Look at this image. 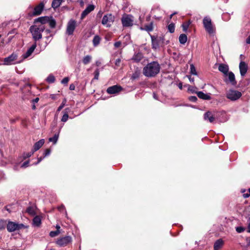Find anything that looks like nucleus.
I'll return each instance as SVG.
<instances>
[{"instance_id":"obj_1","label":"nucleus","mask_w":250,"mask_h":250,"mask_svg":"<svg viewBox=\"0 0 250 250\" xmlns=\"http://www.w3.org/2000/svg\"><path fill=\"white\" fill-rule=\"evenodd\" d=\"M160 68V65L157 62L153 61L144 67L143 73L147 77H154L159 73Z\"/></svg>"},{"instance_id":"obj_2","label":"nucleus","mask_w":250,"mask_h":250,"mask_svg":"<svg viewBox=\"0 0 250 250\" xmlns=\"http://www.w3.org/2000/svg\"><path fill=\"white\" fill-rule=\"evenodd\" d=\"M204 29L209 37H213L216 34L215 25L209 16L204 17Z\"/></svg>"},{"instance_id":"obj_3","label":"nucleus","mask_w":250,"mask_h":250,"mask_svg":"<svg viewBox=\"0 0 250 250\" xmlns=\"http://www.w3.org/2000/svg\"><path fill=\"white\" fill-rule=\"evenodd\" d=\"M45 30V27L42 24H35L30 27V31L33 39L37 41L42 38V32Z\"/></svg>"},{"instance_id":"obj_4","label":"nucleus","mask_w":250,"mask_h":250,"mask_svg":"<svg viewBox=\"0 0 250 250\" xmlns=\"http://www.w3.org/2000/svg\"><path fill=\"white\" fill-rule=\"evenodd\" d=\"M24 228L25 226L23 224H19L10 221H8L7 222V229L10 232L18 230Z\"/></svg>"},{"instance_id":"obj_5","label":"nucleus","mask_w":250,"mask_h":250,"mask_svg":"<svg viewBox=\"0 0 250 250\" xmlns=\"http://www.w3.org/2000/svg\"><path fill=\"white\" fill-rule=\"evenodd\" d=\"M122 23L124 27L131 26L133 24L134 18L129 14H124L121 19Z\"/></svg>"},{"instance_id":"obj_6","label":"nucleus","mask_w":250,"mask_h":250,"mask_svg":"<svg viewBox=\"0 0 250 250\" xmlns=\"http://www.w3.org/2000/svg\"><path fill=\"white\" fill-rule=\"evenodd\" d=\"M20 62L18 61V55L16 53H13L9 56L5 58L3 61L4 65H12Z\"/></svg>"},{"instance_id":"obj_7","label":"nucleus","mask_w":250,"mask_h":250,"mask_svg":"<svg viewBox=\"0 0 250 250\" xmlns=\"http://www.w3.org/2000/svg\"><path fill=\"white\" fill-rule=\"evenodd\" d=\"M242 96V93L239 91L230 89L226 93V97L234 101L239 99Z\"/></svg>"},{"instance_id":"obj_8","label":"nucleus","mask_w":250,"mask_h":250,"mask_svg":"<svg viewBox=\"0 0 250 250\" xmlns=\"http://www.w3.org/2000/svg\"><path fill=\"white\" fill-rule=\"evenodd\" d=\"M114 21V17L111 14L104 16L102 20V23L106 27H110Z\"/></svg>"},{"instance_id":"obj_9","label":"nucleus","mask_w":250,"mask_h":250,"mask_svg":"<svg viewBox=\"0 0 250 250\" xmlns=\"http://www.w3.org/2000/svg\"><path fill=\"white\" fill-rule=\"evenodd\" d=\"M72 242V237L70 236H65L59 238L56 242L57 245L60 247L66 246Z\"/></svg>"},{"instance_id":"obj_10","label":"nucleus","mask_w":250,"mask_h":250,"mask_svg":"<svg viewBox=\"0 0 250 250\" xmlns=\"http://www.w3.org/2000/svg\"><path fill=\"white\" fill-rule=\"evenodd\" d=\"M76 21L71 19L67 23L66 26V34L68 35H72L76 27Z\"/></svg>"},{"instance_id":"obj_11","label":"nucleus","mask_w":250,"mask_h":250,"mask_svg":"<svg viewBox=\"0 0 250 250\" xmlns=\"http://www.w3.org/2000/svg\"><path fill=\"white\" fill-rule=\"evenodd\" d=\"M122 89L123 88L121 86L115 85L109 87L107 89L106 92L109 94H116L121 91Z\"/></svg>"},{"instance_id":"obj_12","label":"nucleus","mask_w":250,"mask_h":250,"mask_svg":"<svg viewBox=\"0 0 250 250\" xmlns=\"http://www.w3.org/2000/svg\"><path fill=\"white\" fill-rule=\"evenodd\" d=\"M49 17H41L34 21V23L37 24H42L43 26L45 27V25L49 21Z\"/></svg>"},{"instance_id":"obj_13","label":"nucleus","mask_w":250,"mask_h":250,"mask_svg":"<svg viewBox=\"0 0 250 250\" xmlns=\"http://www.w3.org/2000/svg\"><path fill=\"white\" fill-rule=\"evenodd\" d=\"M216 118L215 111H208L204 114V119L208 120L210 123H212Z\"/></svg>"},{"instance_id":"obj_14","label":"nucleus","mask_w":250,"mask_h":250,"mask_svg":"<svg viewBox=\"0 0 250 250\" xmlns=\"http://www.w3.org/2000/svg\"><path fill=\"white\" fill-rule=\"evenodd\" d=\"M44 4L43 2H41L39 4L36 6L34 9L32 13L33 16H38L40 15L44 8Z\"/></svg>"},{"instance_id":"obj_15","label":"nucleus","mask_w":250,"mask_h":250,"mask_svg":"<svg viewBox=\"0 0 250 250\" xmlns=\"http://www.w3.org/2000/svg\"><path fill=\"white\" fill-rule=\"evenodd\" d=\"M95 6L93 4H89L82 12L81 16L82 20L88 14L94 10Z\"/></svg>"},{"instance_id":"obj_16","label":"nucleus","mask_w":250,"mask_h":250,"mask_svg":"<svg viewBox=\"0 0 250 250\" xmlns=\"http://www.w3.org/2000/svg\"><path fill=\"white\" fill-rule=\"evenodd\" d=\"M239 69L241 75L244 76L248 70V65L244 62H241L239 64Z\"/></svg>"},{"instance_id":"obj_17","label":"nucleus","mask_w":250,"mask_h":250,"mask_svg":"<svg viewBox=\"0 0 250 250\" xmlns=\"http://www.w3.org/2000/svg\"><path fill=\"white\" fill-rule=\"evenodd\" d=\"M36 47V43H35L33 44L31 47L27 50L26 53L22 55V57L23 59H26L33 53V51L35 49Z\"/></svg>"},{"instance_id":"obj_18","label":"nucleus","mask_w":250,"mask_h":250,"mask_svg":"<svg viewBox=\"0 0 250 250\" xmlns=\"http://www.w3.org/2000/svg\"><path fill=\"white\" fill-rule=\"evenodd\" d=\"M224 244V241L222 239H218L214 244V250H220L222 248Z\"/></svg>"},{"instance_id":"obj_19","label":"nucleus","mask_w":250,"mask_h":250,"mask_svg":"<svg viewBox=\"0 0 250 250\" xmlns=\"http://www.w3.org/2000/svg\"><path fill=\"white\" fill-rule=\"evenodd\" d=\"M218 70L227 75L229 72V66L227 64L220 63L218 66Z\"/></svg>"},{"instance_id":"obj_20","label":"nucleus","mask_w":250,"mask_h":250,"mask_svg":"<svg viewBox=\"0 0 250 250\" xmlns=\"http://www.w3.org/2000/svg\"><path fill=\"white\" fill-rule=\"evenodd\" d=\"M44 143V140L43 139H41L34 144L33 150L34 151V152L38 150L43 146Z\"/></svg>"},{"instance_id":"obj_21","label":"nucleus","mask_w":250,"mask_h":250,"mask_svg":"<svg viewBox=\"0 0 250 250\" xmlns=\"http://www.w3.org/2000/svg\"><path fill=\"white\" fill-rule=\"evenodd\" d=\"M227 75H228V78L230 83L233 85H235L237 82L235 80V76L233 73L232 72H229Z\"/></svg>"},{"instance_id":"obj_22","label":"nucleus","mask_w":250,"mask_h":250,"mask_svg":"<svg viewBox=\"0 0 250 250\" xmlns=\"http://www.w3.org/2000/svg\"><path fill=\"white\" fill-rule=\"evenodd\" d=\"M151 41H152V48L154 49H157L159 48V42L158 40L154 38V37H151Z\"/></svg>"},{"instance_id":"obj_23","label":"nucleus","mask_w":250,"mask_h":250,"mask_svg":"<svg viewBox=\"0 0 250 250\" xmlns=\"http://www.w3.org/2000/svg\"><path fill=\"white\" fill-rule=\"evenodd\" d=\"M187 36L185 34H182L179 36V41L182 44H185L187 42Z\"/></svg>"},{"instance_id":"obj_24","label":"nucleus","mask_w":250,"mask_h":250,"mask_svg":"<svg viewBox=\"0 0 250 250\" xmlns=\"http://www.w3.org/2000/svg\"><path fill=\"white\" fill-rule=\"evenodd\" d=\"M60 128L59 129V131L56 133L53 137H50L49 138V141L53 143V144H56L58 141L59 136V132H60Z\"/></svg>"},{"instance_id":"obj_25","label":"nucleus","mask_w":250,"mask_h":250,"mask_svg":"<svg viewBox=\"0 0 250 250\" xmlns=\"http://www.w3.org/2000/svg\"><path fill=\"white\" fill-rule=\"evenodd\" d=\"M141 29L146 30L148 32L152 31L153 29V22H151L148 24L145 25L144 28L141 27Z\"/></svg>"},{"instance_id":"obj_26","label":"nucleus","mask_w":250,"mask_h":250,"mask_svg":"<svg viewBox=\"0 0 250 250\" xmlns=\"http://www.w3.org/2000/svg\"><path fill=\"white\" fill-rule=\"evenodd\" d=\"M33 224L35 226H39L41 224V219L40 217L36 216L33 219Z\"/></svg>"},{"instance_id":"obj_27","label":"nucleus","mask_w":250,"mask_h":250,"mask_svg":"<svg viewBox=\"0 0 250 250\" xmlns=\"http://www.w3.org/2000/svg\"><path fill=\"white\" fill-rule=\"evenodd\" d=\"M62 1L63 0H53L52 7L54 9L59 7Z\"/></svg>"},{"instance_id":"obj_28","label":"nucleus","mask_w":250,"mask_h":250,"mask_svg":"<svg viewBox=\"0 0 250 250\" xmlns=\"http://www.w3.org/2000/svg\"><path fill=\"white\" fill-rule=\"evenodd\" d=\"M100 41V37L98 35L95 36L92 41L93 45L94 46H98L99 44Z\"/></svg>"},{"instance_id":"obj_29","label":"nucleus","mask_w":250,"mask_h":250,"mask_svg":"<svg viewBox=\"0 0 250 250\" xmlns=\"http://www.w3.org/2000/svg\"><path fill=\"white\" fill-rule=\"evenodd\" d=\"M190 23H191L190 21H187L184 22L182 24V27L183 28V30L184 32H186L187 31Z\"/></svg>"},{"instance_id":"obj_30","label":"nucleus","mask_w":250,"mask_h":250,"mask_svg":"<svg viewBox=\"0 0 250 250\" xmlns=\"http://www.w3.org/2000/svg\"><path fill=\"white\" fill-rule=\"evenodd\" d=\"M92 60V57L90 55H86L84 56L83 59V62L84 64L89 63Z\"/></svg>"},{"instance_id":"obj_31","label":"nucleus","mask_w":250,"mask_h":250,"mask_svg":"<svg viewBox=\"0 0 250 250\" xmlns=\"http://www.w3.org/2000/svg\"><path fill=\"white\" fill-rule=\"evenodd\" d=\"M47 24H48L51 28H54L56 26V21L51 17H49V21L47 22Z\"/></svg>"},{"instance_id":"obj_32","label":"nucleus","mask_w":250,"mask_h":250,"mask_svg":"<svg viewBox=\"0 0 250 250\" xmlns=\"http://www.w3.org/2000/svg\"><path fill=\"white\" fill-rule=\"evenodd\" d=\"M175 27V26L174 23H170L167 26V30L170 33H173L174 32Z\"/></svg>"},{"instance_id":"obj_33","label":"nucleus","mask_w":250,"mask_h":250,"mask_svg":"<svg viewBox=\"0 0 250 250\" xmlns=\"http://www.w3.org/2000/svg\"><path fill=\"white\" fill-rule=\"evenodd\" d=\"M47 83H53L55 81V78L52 74H50L46 79Z\"/></svg>"},{"instance_id":"obj_34","label":"nucleus","mask_w":250,"mask_h":250,"mask_svg":"<svg viewBox=\"0 0 250 250\" xmlns=\"http://www.w3.org/2000/svg\"><path fill=\"white\" fill-rule=\"evenodd\" d=\"M188 90L189 92L191 93H197V88L196 87H194L191 85H188Z\"/></svg>"},{"instance_id":"obj_35","label":"nucleus","mask_w":250,"mask_h":250,"mask_svg":"<svg viewBox=\"0 0 250 250\" xmlns=\"http://www.w3.org/2000/svg\"><path fill=\"white\" fill-rule=\"evenodd\" d=\"M34 151L32 149L30 152H28L27 153H24L23 154V159H26L30 157H31L34 153Z\"/></svg>"},{"instance_id":"obj_36","label":"nucleus","mask_w":250,"mask_h":250,"mask_svg":"<svg viewBox=\"0 0 250 250\" xmlns=\"http://www.w3.org/2000/svg\"><path fill=\"white\" fill-rule=\"evenodd\" d=\"M26 211L28 213H29L30 215H34L35 214V211L34 208L32 207H29L26 209Z\"/></svg>"},{"instance_id":"obj_37","label":"nucleus","mask_w":250,"mask_h":250,"mask_svg":"<svg viewBox=\"0 0 250 250\" xmlns=\"http://www.w3.org/2000/svg\"><path fill=\"white\" fill-rule=\"evenodd\" d=\"M7 222L6 220L0 221V230L4 229L5 227H7Z\"/></svg>"},{"instance_id":"obj_38","label":"nucleus","mask_w":250,"mask_h":250,"mask_svg":"<svg viewBox=\"0 0 250 250\" xmlns=\"http://www.w3.org/2000/svg\"><path fill=\"white\" fill-rule=\"evenodd\" d=\"M60 233V230L51 231L49 233V236L51 237H54Z\"/></svg>"},{"instance_id":"obj_39","label":"nucleus","mask_w":250,"mask_h":250,"mask_svg":"<svg viewBox=\"0 0 250 250\" xmlns=\"http://www.w3.org/2000/svg\"><path fill=\"white\" fill-rule=\"evenodd\" d=\"M245 228L243 227H237L236 228V231L238 233H242L244 232L245 230Z\"/></svg>"},{"instance_id":"obj_40","label":"nucleus","mask_w":250,"mask_h":250,"mask_svg":"<svg viewBox=\"0 0 250 250\" xmlns=\"http://www.w3.org/2000/svg\"><path fill=\"white\" fill-rule=\"evenodd\" d=\"M190 73L193 75H196V69L193 64L190 65Z\"/></svg>"},{"instance_id":"obj_41","label":"nucleus","mask_w":250,"mask_h":250,"mask_svg":"<svg viewBox=\"0 0 250 250\" xmlns=\"http://www.w3.org/2000/svg\"><path fill=\"white\" fill-rule=\"evenodd\" d=\"M51 153V149H46L44 150V153H43V157H46L48 156H49L50 154Z\"/></svg>"},{"instance_id":"obj_42","label":"nucleus","mask_w":250,"mask_h":250,"mask_svg":"<svg viewBox=\"0 0 250 250\" xmlns=\"http://www.w3.org/2000/svg\"><path fill=\"white\" fill-rule=\"evenodd\" d=\"M100 74L99 69H97L94 72V79L98 80Z\"/></svg>"},{"instance_id":"obj_43","label":"nucleus","mask_w":250,"mask_h":250,"mask_svg":"<svg viewBox=\"0 0 250 250\" xmlns=\"http://www.w3.org/2000/svg\"><path fill=\"white\" fill-rule=\"evenodd\" d=\"M68 119V115L67 113H64L62 116L61 121L63 122H65Z\"/></svg>"},{"instance_id":"obj_44","label":"nucleus","mask_w":250,"mask_h":250,"mask_svg":"<svg viewBox=\"0 0 250 250\" xmlns=\"http://www.w3.org/2000/svg\"><path fill=\"white\" fill-rule=\"evenodd\" d=\"M44 33L46 34V38L47 39H48L50 37H52V35L50 34V30L49 29H45L44 30Z\"/></svg>"},{"instance_id":"obj_45","label":"nucleus","mask_w":250,"mask_h":250,"mask_svg":"<svg viewBox=\"0 0 250 250\" xmlns=\"http://www.w3.org/2000/svg\"><path fill=\"white\" fill-rule=\"evenodd\" d=\"M69 81V78L68 77H65L62 80L61 83L63 84H67Z\"/></svg>"},{"instance_id":"obj_46","label":"nucleus","mask_w":250,"mask_h":250,"mask_svg":"<svg viewBox=\"0 0 250 250\" xmlns=\"http://www.w3.org/2000/svg\"><path fill=\"white\" fill-rule=\"evenodd\" d=\"M66 100H64L58 108V111H61L65 104Z\"/></svg>"},{"instance_id":"obj_47","label":"nucleus","mask_w":250,"mask_h":250,"mask_svg":"<svg viewBox=\"0 0 250 250\" xmlns=\"http://www.w3.org/2000/svg\"><path fill=\"white\" fill-rule=\"evenodd\" d=\"M29 161H26L24 162L21 165V167L23 168L27 167L29 166Z\"/></svg>"},{"instance_id":"obj_48","label":"nucleus","mask_w":250,"mask_h":250,"mask_svg":"<svg viewBox=\"0 0 250 250\" xmlns=\"http://www.w3.org/2000/svg\"><path fill=\"white\" fill-rule=\"evenodd\" d=\"M188 99L190 101L195 102L197 100V98L196 96H190L188 98Z\"/></svg>"},{"instance_id":"obj_49","label":"nucleus","mask_w":250,"mask_h":250,"mask_svg":"<svg viewBox=\"0 0 250 250\" xmlns=\"http://www.w3.org/2000/svg\"><path fill=\"white\" fill-rule=\"evenodd\" d=\"M196 94H197V96L199 98H200L201 99H203V92H202V91L198 92L197 91V93H196Z\"/></svg>"},{"instance_id":"obj_50","label":"nucleus","mask_w":250,"mask_h":250,"mask_svg":"<svg viewBox=\"0 0 250 250\" xmlns=\"http://www.w3.org/2000/svg\"><path fill=\"white\" fill-rule=\"evenodd\" d=\"M211 99L210 94H204V100H209Z\"/></svg>"},{"instance_id":"obj_51","label":"nucleus","mask_w":250,"mask_h":250,"mask_svg":"<svg viewBox=\"0 0 250 250\" xmlns=\"http://www.w3.org/2000/svg\"><path fill=\"white\" fill-rule=\"evenodd\" d=\"M141 55L139 54V55H138L137 56L134 57L133 58V59L136 61H139L141 60Z\"/></svg>"},{"instance_id":"obj_52","label":"nucleus","mask_w":250,"mask_h":250,"mask_svg":"<svg viewBox=\"0 0 250 250\" xmlns=\"http://www.w3.org/2000/svg\"><path fill=\"white\" fill-rule=\"evenodd\" d=\"M138 77V74L136 72L133 73L132 74V75L131 76V79L132 80H135V79H137Z\"/></svg>"},{"instance_id":"obj_53","label":"nucleus","mask_w":250,"mask_h":250,"mask_svg":"<svg viewBox=\"0 0 250 250\" xmlns=\"http://www.w3.org/2000/svg\"><path fill=\"white\" fill-rule=\"evenodd\" d=\"M45 157H43V156L42 157H41L40 158H38V161L37 163H36L35 165H38L39 164Z\"/></svg>"},{"instance_id":"obj_54","label":"nucleus","mask_w":250,"mask_h":250,"mask_svg":"<svg viewBox=\"0 0 250 250\" xmlns=\"http://www.w3.org/2000/svg\"><path fill=\"white\" fill-rule=\"evenodd\" d=\"M121 44V42H119V41L115 42L114 43V46L116 48L119 47L120 46Z\"/></svg>"},{"instance_id":"obj_55","label":"nucleus","mask_w":250,"mask_h":250,"mask_svg":"<svg viewBox=\"0 0 250 250\" xmlns=\"http://www.w3.org/2000/svg\"><path fill=\"white\" fill-rule=\"evenodd\" d=\"M75 85L72 83L69 86V89L71 90H75Z\"/></svg>"},{"instance_id":"obj_56","label":"nucleus","mask_w":250,"mask_h":250,"mask_svg":"<svg viewBox=\"0 0 250 250\" xmlns=\"http://www.w3.org/2000/svg\"><path fill=\"white\" fill-rule=\"evenodd\" d=\"M121 59H117V60H116V61H115V65H119L120 62H121Z\"/></svg>"},{"instance_id":"obj_57","label":"nucleus","mask_w":250,"mask_h":250,"mask_svg":"<svg viewBox=\"0 0 250 250\" xmlns=\"http://www.w3.org/2000/svg\"><path fill=\"white\" fill-rule=\"evenodd\" d=\"M249 220H250V222L248 224V227H247V231L248 233H250V218L249 219Z\"/></svg>"},{"instance_id":"obj_58","label":"nucleus","mask_w":250,"mask_h":250,"mask_svg":"<svg viewBox=\"0 0 250 250\" xmlns=\"http://www.w3.org/2000/svg\"><path fill=\"white\" fill-rule=\"evenodd\" d=\"M243 196L244 198H248L250 196V195L249 193H244L243 194Z\"/></svg>"},{"instance_id":"obj_59","label":"nucleus","mask_w":250,"mask_h":250,"mask_svg":"<svg viewBox=\"0 0 250 250\" xmlns=\"http://www.w3.org/2000/svg\"><path fill=\"white\" fill-rule=\"evenodd\" d=\"M189 80V81L191 83L194 82V78H192L191 76H187Z\"/></svg>"},{"instance_id":"obj_60","label":"nucleus","mask_w":250,"mask_h":250,"mask_svg":"<svg viewBox=\"0 0 250 250\" xmlns=\"http://www.w3.org/2000/svg\"><path fill=\"white\" fill-rule=\"evenodd\" d=\"M246 42L248 44H250V35L246 39Z\"/></svg>"},{"instance_id":"obj_61","label":"nucleus","mask_w":250,"mask_h":250,"mask_svg":"<svg viewBox=\"0 0 250 250\" xmlns=\"http://www.w3.org/2000/svg\"><path fill=\"white\" fill-rule=\"evenodd\" d=\"M101 62L99 61H97L95 62L96 65L97 66H99L101 65Z\"/></svg>"},{"instance_id":"obj_62","label":"nucleus","mask_w":250,"mask_h":250,"mask_svg":"<svg viewBox=\"0 0 250 250\" xmlns=\"http://www.w3.org/2000/svg\"><path fill=\"white\" fill-rule=\"evenodd\" d=\"M247 241L248 242V246H250V237L247 239Z\"/></svg>"},{"instance_id":"obj_63","label":"nucleus","mask_w":250,"mask_h":250,"mask_svg":"<svg viewBox=\"0 0 250 250\" xmlns=\"http://www.w3.org/2000/svg\"><path fill=\"white\" fill-rule=\"evenodd\" d=\"M178 87L180 89H182V83H179L178 84Z\"/></svg>"},{"instance_id":"obj_64","label":"nucleus","mask_w":250,"mask_h":250,"mask_svg":"<svg viewBox=\"0 0 250 250\" xmlns=\"http://www.w3.org/2000/svg\"><path fill=\"white\" fill-rule=\"evenodd\" d=\"M56 228L57 229L56 230H60V229L61 228L60 226L58 225H56Z\"/></svg>"}]
</instances>
